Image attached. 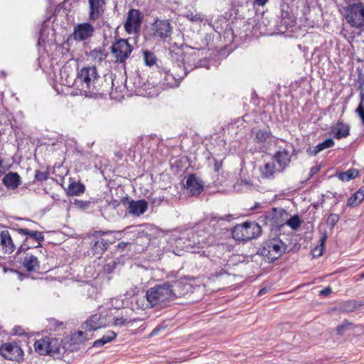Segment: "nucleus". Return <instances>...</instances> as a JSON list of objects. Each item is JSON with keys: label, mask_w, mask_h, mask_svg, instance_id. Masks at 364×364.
Segmentation results:
<instances>
[{"label": "nucleus", "mask_w": 364, "mask_h": 364, "mask_svg": "<svg viewBox=\"0 0 364 364\" xmlns=\"http://www.w3.org/2000/svg\"><path fill=\"white\" fill-rule=\"evenodd\" d=\"M183 286L181 282L175 281L171 283L165 282L160 285H156L149 288L146 293V301L150 304V308H163L178 297H181L184 293L181 291Z\"/></svg>", "instance_id": "nucleus-1"}, {"label": "nucleus", "mask_w": 364, "mask_h": 364, "mask_svg": "<svg viewBox=\"0 0 364 364\" xmlns=\"http://www.w3.org/2000/svg\"><path fill=\"white\" fill-rule=\"evenodd\" d=\"M102 81L95 66H87L78 70L75 85L85 96L94 97L104 93Z\"/></svg>", "instance_id": "nucleus-2"}, {"label": "nucleus", "mask_w": 364, "mask_h": 364, "mask_svg": "<svg viewBox=\"0 0 364 364\" xmlns=\"http://www.w3.org/2000/svg\"><path fill=\"white\" fill-rule=\"evenodd\" d=\"M171 58L174 64L181 70L178 77H184L194 68L200 66L198 63V51L193 48L187 50L171 51Z\"/></svg>", "instance_id": "nucleus-3"}, {"label": "nucleus", "mask_w": 364, "mask_h": 364, "mask_svg": "<svg viewBox=\"0 0 364 364\" xmlns=\"http://www.w3.org/2000/svg\"><path fill=\"white\" fill-rule=\"evenodd\" d=\"M13 236L20 237L23 239L18 248V255L25 250H36L41 246L44 241V235L42 232L31 230L27 228H16L13 230Z\"/></svg>", "instance_id": "nucleus-4"}, {"label": "nucleus", "mask_w": 364, "mask_h": 364, "mask_svg": "<svg viewBox=\"0 0 364 364\" xmlns=\"http://www.w3.org/2000/svg\"><path fill=\"white\" fill-rule=\"evenodd\" d=\"M36 352L40 355H49L55 358H61L65 353V348L58 338L46 336L37 340L34 343Z\"/></svg>", "instance_id": "nucleus-5"}, {"label": "nucleus", "mask_w": 364, "mask_h": 364, "mask_svg": "<svg viewBox=\"0 0 364 364\" xmlns=\"http://www.w3.org/2000/svg\"><path fill=\"white\" fill-rule=\"evenodd\" d=\"M286 245L279 238H272L263 242L257 253L267 262H272L279 259L285 252Z\"/></svg>", "instance_id": "nucleus-6"}, {"label": "nucleus", "mask_w": 364, "mask_h": 364, "mask_svg": "<svg viewBox=\"0 0 364 364\" xmlns=\"http://www.w3.org/2000/svg\"><path fill=\"white\" fill-rule=\"evenodd\" d=\"M262 233V228L255 222H245L236 225L232 230V237L238 241H247L259 237Z\"/></svg>", "instance_id": "nucleus-7"}, {"label": "nucleus", "mask_w": 364, "mask_h": 364, "mask_svg": "<svg viewBox=\"0 0 364 364\" xmlns=\"http://www.w3.org/2000/svg\"><path fill=\"white\" fill-rule=\"evenodd\" d=\"M345 18L351 27L364 29V4L358 1L349 4L344 8Z\"/></svg>", "instance_id": "nucleus-8"}, {"label": "nucleus", "mask_w": 364, "mask_h": 364, "mask_svg": "<svg viewBox=\"0 0 364 364\" xmlns=\"http://www.w3.org/2000/svg\"><path fill=\"white\" fill-rule=\"evenodd\" d=\"M109 232L95 231L90 237L92 252L94 255L100 257L112 242L107 237Z\"/></svg>", "instance_id": "nucleus-9"}, {"label": "nucleus", "mask_w": 364, "mask_h": 364, "mask_svg": "<svg viewBox=\"0 0 364 364\" xmlns=\"http://www.w3.org/2000/svg\"><path fill=\"white\" fill-rule=\"evenodd\" d=\"M110 50L115 63H123L130 56L132 47L127 40L120 38L112 45Z\"/></svg>", "instance_id": "nucleus-10"}, {"label": "nucleus", "mask_w": 364, "mask_h": 364, "mask_svg": "<svg viewBox=\"0 0 364 364\" xmlns=\"http://www.w3.org/2000/svg\"><path fill=\"white\" fill-rule=\"evenodd\" d=\"M25 250L21 255L17 252V257L19 259V262L21 266L28 272H38L40 269V261L36 255V253L40 252L38 250Z\"/></svg>", "instance_id": "nucleus-11"}, {"label": "nucleus", "mask_w": 364, "mask_h": 364, "mask_svg": "<svg viewBox=\"0 0 364 364\" xmlns=\"http://www.w3.org/2000/svg\"><path fill=\"white\" fill-rule=\"evenodd\" d=\"M143 14L138 9H131L127 14L124 23L125 31L129 33H136L139 31L142 23Z\"/></svg>", "instance_id": "nucleus-12"}, {"label": "nucleus", "mask_w": 364, "mask_h": 364, "mask_svg": "<svg viewBox=\"0 0 364 364\" xmlns=\"http://www.w3.org/2000/svg\"><path fill=\"white\" fill-rule=\"evenodd\" d=\"M0 354L7 360L21 361L23 358V350L16 343H6L0 346Z\"/></svg>", "instance_id": "nucleus-13"}, {"label": "nucleus", "mask_w": 364, "mask_h": 364, "mask_svg": "<svg viewBox=\"0 0 364 364\" xmlns=\"http://www.w3.org/2000/svg\"><path fill=\"white\" fill-rule=\"evenodd\" d=\"M152 34L154 38L166 40L172 34V27L169 20L156 18L151 23Z\"/></svg>", "instance_id": "nucleus-14"}, {"label": "nucleus", "mask_w": 364, "mask_h": 364, "mask_svg": "<svg viewBox=\"0 0 364 364\" xmlns=\"http://www.w3.org/2000/svg\"><path fill=\"white\" fill-rule=\"evenodd\" d=\"M95 31V27L90 23H81L74 26L72 37L75 41H85L92 38Z\"/></svg>", "instance_id": "nucleus-15"}, {"label": "nucleus", "mask_w": 364, "mask_h": 364, "mask_svg": "<svg viewBox=\"0 0 364 364\" xmlns=\"http://www.w3.org/2000/svg\"><path fill=\"white\" fill-rule=\"evenodd\" d=\"M287 215L285 210L273 208L272 211L267 212L261 218H264L265 223L272 228H279L284 225V215Z\"/></svg>", "instance_id": "nucleus-16"}, {"label": "nucleus", "mask_w": 364, "mask_h": 364, "mask_svg": "<svg viewBox=\"0 0 364 364\" xmlns=\"http://www.w3.org/2000/svg\"><path fill=\"white\" fill-rule=\"evenodd\" d=\"M107 325V317L102 314H94L90 316L82 325L85 331H96Z\"/></svg>", "instance_id": "nucleus-17"}, {"label": "nucleus", "mask_w": 364, "mask_h": 364, "mask_svg": "<svg viewBox=\"0 0 364 364\" xmlns=\"http://www.w3.org/2000/svg\"><path fill=\"white\" fill-rule=\"evenodd\" d=\"M184 187L192 196H198L203 190L202 181L196 178L194 174H189L187 176Z\"/></svg>", "instance_id": "nucleus-18"}, {"label": "nucleus", "mask_w": 364, "mask_h": 364, "mask_svg": "<svg viewBox=\"0 0 364 364\" xmlns=\"http://www.w3.org/2000/svg\"><path fill=\"white\" fill-rule=\"evenodd\" d=\"M278 166V171L282 172L290 164L291 156L286 149L278 150L273 156Z\"/></svg>", "instance_id": "nucleus-19"}, {"label": "nucleus", "mask_w": 364, "mask_h": 364, "mask_svg": "<svg viewBox=\"0 0 364 364\" xmlns=\"http://www.w3.org/2000/svg\"><path fill=\"white\" fill-rule=\"evenodd\" d=\"M180 73L181 70L173 63L172 69H169L165 71L164 83L171 87H177L179 85L181 80L183 78L178 77V75Z\"/></svg>", "instance_id": "nucleus-20"}, {"label": "nucleus", "mask_w": 364, "mask_h": 364, "mask_svg": "<svg viewBox=\"0 0 364 364\" xmlns=\"http://www.w3.org/2000/svg\"><path fill=\"white\" fill-rule=\"evenodd\" d=\"M90 6L89 18L90 20L98 19L104 12L105 0H88Z\"/></svg>", "instance_id": "nucleus-21"}, {"label": "nucleus", "mask_w": 364, "mask_h": 364, "mask_svg": "<svg viewBox=\"0 0 364 364\" xmlns=\"http://www.w3.org/2000/svg\"><path fill=\"white\" fill-rule=\"evenodd\" d=\"M0 247L4 253L10 254L15 250L16 246L8 230H3L0 232Z\"/></svg>", "instance_id": "nucleus-22"}, {"label": "nucleus", "mask_w": 364, "mask_h": 364, "mask_svg": "<svg viewBox=\"0 0 364 364\" xmlns=\"http://www.w3.org/2000/svg\"><path fill=\"white\" fill-rule=\"evenodd\" d=\"M148 208V203L144 200H131L127 208L129 213L139 216L144 213Z\"/></svg>", "instance_id": "nucleus-23"}, {"label": "nucleus", "mask_w": 364, "mask_h": 364, "mask_svg": "<svg viewBox=\"0 0 364 364\" xmlns=\"http://www.w3.org/2000/svg\"><path fill=\"white\" fill-rule=\"evenodd\" d=\"M4 185L8 188L14 190L21 183V177L16 172H9L6 173L3 179Z\"/></svg>", "instance_id": "nucleus-24"}, {"label": "nucleus", "mask_w": 364, "mask_h": 364, "mask_svg": "<svg viewBox=\"0 0 364 364\" xmlns=\"http://www.w3.org/2000/svg\"><path fill=\"white\" fill-rule=\"evenodd\" d=\"M132 310L123 309L122 311L121 316H117L114 318V325L119 326H124L139 320L135 317H132Z\"/></svg>", "instance_id": "nucleus-25"}, {"label": "nucleus", "mask_w": 364, "mask_h": 364, "mask_svg": "<svg viewBox=\"0 0 364 364\" xmlns=\"http://www.w3.org/2000/svg\"><path fill=\"white\" fill-rule=\"evenodd\" d=\"M350 127L343 122H338L332 129L336 139H341L349 135Z\"/></svg>", "instance_id": "nucleus-26"}, {"label": "nucleus", "mask_w": 364, "mask_h": 364, "mask_svg": "<svg viewBox=\"0 0 364 364\" xmlns=\"http://www.w3.org/2000/svg\"><path fill=\"white\" fill-rule=\"evenodd\" d=\"M364 200V189L360 188L348 200L347 206L354 208L358 206Z\"/></svg>", "instance_id": "nucleus-27"}, {"label": "nucleus", "mask_w": 364, "mask_h": 364, "mask_svg": "<svg viewBox=\"0 0 364 364\" xmlns=\"http://www.w3.org/2000/svg\"><path fill=\"white\" fill-rule=\"evenodd\" d=\"M107 53L105 48H97L92 50L88 56L95 63H100L107 58Z\"/></svg>", "instance_id": "nucleus-28"}, {"label": "nucleus", "mask_w": 364, "mask_h": 364, "mask_svg": "<svg viewBox=\"0 0 364 364\" xmlns=\"http://www.w3.org/2000/svg\"><path fill=\"white\" fill-rule=\"evenodd\" d=\"M185 239V237L181 238L178 242V245H181V240ZM200 243V240L198 237V235L193 232H191L188 234L187 237L186 238V242H184L185 245L184 248L188 249L190 247H193L197 245Z\"/></svg>", "instance_id": "nucleus-29"}, {"label": "nucleus", "mask_w": 364, "mask_h": 364, "mask_svg": "<svg viewBox=\"0 0 364 364\" xmlns=\"http://www.w3.org/2000/svg\"><path fill=\"white\" fill-rule=\"evenodd\" d=\"M276 168L274 162L265 163L263 167L260 168V173L262 178H273Z\"/></svg>", "instance_id": "nucleus-30"}, {"label": "nucleus", "mask_w": 364, "mask_h": 364, "mask_svg": "<svg viewBox=\"0 0 364 364\" xmlns=\"http://www.w3.org/2000/svg\"><path fill=\"white\" fill-rule=\"evenodd\" d=\"M85 186L81 183L72 182L67 188V193L70 196H79L85 192Z\"/></svg>", "instance_id": "nucleus-31"}, {"label": "nucleus", "mask_w": 364, "mask_h": 364, "mask_svg": "<svg viewBox=\"0 0 364 364\" xmlns=\"http://www.w3.org/2000/svg\"><path fill=\"white\" fill-rule=\"evenodd\" d=\"M360 306L355 301L349 300L346 301L339 304V311L344 313H350L356 309H358Z\"/></svg>", "instance_id": "nucleus-32"}, {"label": "nucleus", "mask_w": 364, "mask_h": 364, "mask_svg": "<svg viewBox=\"0 0 364 364\" xmlns=\"http://www.w3.org/2000/svg\"><path fill=\"white\" fill-rule=\"evenodd\" d=\"M116 336L117 334L114 331H109L101 338L96 340L92 346L95 348L103 346L105 344L112 341L116 338Z\"/></svg>", "instance_id": "nucleus-33"}, {"label": "nucleus", "mask_w": 364, "mask_h": 364, "mask_svg": "<svg viewBox=\"0 0 364 364\" xmlns=\"http://www.w3.org/2000/svg\"><path fill=\"white\" fill-rule=\"evenodd\" d=\"M334 145V141L331 139V138H328L327 139H326L325 141H323V142L321 143H319L318 144H317L312 151H310V154L311 155H313V156H315L316 155L318 152L326 149H328V148H331Z\"/></svg>", "instance_id": "nucleus-34"}, {"label": "nucleus", "mask_w": 364, "mask_h": 364, "mask_svg": "<svg viewBox=\"0 0 364 364\" xmlns=\"http://www.w3.org/2000/svg\"><path fill=\"white\" fill-rule=\"evenodd\" d=\"M82 290H83L84 294L88 298H91L95 300L97 299L99 291H98V289L97 287H95L90 284H85L82 287Z\"/></svg>", "instance_id": "nucleus-35"}, {"label": "nucleus", "mask_w": 364, "mask_h": 364, "mask_svg": "<svg viewBox=\"0 0 364 364\" xmlns=\"http://www.w3.org/2000/svg\"><path fill=\"white\" fill-rule=\"evenodd\" d=\"M358 171L354 168H350L347 171L340 173L338 175L339 179L343 181H348L355 178L358 176Z\"/></svg>", "instance_id": "nucleus-36"}, {"label": "nucleus", "mask_w": 364, "mask_h": 364, "mask_svg": "<svg viewBox=\"0 0 364 364\" xmlns=\"http://www.w3.org/2000/svg\"><path fill=\"white\" fill-rule=\"evenodd\" d=\"M132 306H136L138 309H146L150 308V304L146 301V296L134 298V301H132Z\"/></svg>", "instance_id": "nucleus-37"}, {"label": "nucleus", "mask_w": 364, "mask_h": 364, "mask_svg": "<svg viewBox=\"0 0 364 364\" xmlns=\"http://www.w3.org/2000/svg\"><path fill=\"white\" fill-rule=\"evenodd\" d=\"M326 240H327V233H326V232H324L320 238V245L316 247L312 251V254L314 257H319V256L322 255L323 252L324 243L326 241Z\"/></svg>", "instance_id": "nucleus-38"}, {"label": "nucleus", "mask_w": 364, "mask_h": 364, "mask_svg": "<svg viewBox=\"0 0 364 364\" xmlns=\"http://www.w3.org/2000/svg\"><path fill=\"white\" fill-rule=\"evenodd\" d=\"M301 224V220L299 215H296L291 217L289 220H284V225H287L293 230H297Z\"/></svg>", "instance_id": "nucleus-39"}, {"label": "nucleus", "mask_w": 364, "mask_h": 364, "mask_svg": "<svg viewBox=\"0 0 364 364\" xmlns=\"http://www.w3.org/2000/svg\"><path fill=\"white\" fill-rule=\"evenodd\" d=\"M272 136L270 132L259 129L256 132L255 138L258 143H264Z\"/></svg>", "instance_id": "nucleus-40"}, {"label": "nucleus", "mask_w": 364, "mask_h": 364, "mask_svg": "<svg viewBox=\"0 0 364 364\" xmlns=\"http://www.w3.org/2000/svg\"><path fill=\"white\" fill-rule=\"evenodd\" d=\"M186 17L193 23H200L204 20V15L201 14L200 13H194L191 11L187 12Z\"/></svg>", "instance_id": "nucleus-41"}, {"label": "nucleus", "mask_w": 364, "mask_h": 364, "mask_svg": "<svg viewBox=\"0 0 364 364\" xmlns=\"http://www.w3.org/2000/svg\"><path fill=\"white\" fill-rule=\"evenodd\" d=\"M87 340V335L82 331H79L71 336V341L76 343H82Z\"/></svg>", "instance_id": "nucleus-42"}, {"label": "nucleus", "mask_w": 364, "mask_h": 364, "mask_svg": "<svg viewBox=\"0 0 364 364\" xmlns=\"http://www.w3.org/2000/svg\"><path fill=\"white\" fill-rule=\"evenodd\" d=\"M144 59L145 61L146 65L149 66H151L155 64L156 63V58L153 53L149 51H144Z\"/></svg>", "instance_id": "nucleus-43"}, {"label": "nucleus", "mask_w": 364, "mask_h": 364, "mask_svg": "<svg viewBox=\"0 0 364 364\" xmlns=\"http://www.w3.org/2000/svg\"><path fill=\"white\" fill-rule=\"evenodd\" d=\"M360 85H359V90H360V104L358 106H361L362 108L364 109V74L362 75H360Z\"/></svg>", "instance_id": "nucleus-44"}, {"label": "nucleus", "mask_w": 364, "mask_h": 364, "mask_svg": "<svg viewBox=\"0 0 364 364\" xmlns=\"http://www.w3.org/2000/svg\"><path fill=\"white\" fill-rule=\"evenodd\" d=\"M339 220V215L336 213H331L327 218L326 224L327 225L330 226L331 228H333Z\"/></svg>", "instance_id": "nucleus-45"}, {"label": "nucleus", "mask_w": 364, "mask_h": 364, "mask_svg": "<svg viewBox=\"0 0 364 364\" xmlns=\"http://www.w3.org/2000/svg\"><path fill=\"white\" fill-rule=\"evenodd\" d=\"M353 325L352 323H350L347 321H345L343 323H341V325L338 326L337 327V333L339 335V336H343L344 334V333L348 330L349 329V328Z\"/></svg>", "instance_id": "nucleus-46"}, {"label": "nucleus", "mask_w": 364, "mask_h": 364, "mask_svg": "<svg viewBox=\"0 0 364 364\" xmlns=\"http://www.w3.org/2000/svg\"><path fill=\"white\" fill-rule=\"evenodd\" d=\"M48 323L50 328L54 330L62 329L64 328V324L62 321H59L53 318L48 319Z\"/></svg>", "instance_id": "nucleus-47"}, {"label": "nucleus", "mask_w": 364, "mask_h": 364, "mask_svg": "<svg viewBox=\"0 0 364 364\" xmlns=\"http://www.w3.org/2000/svg\"><path fill=\"white\" fill-rule=\"evenodd\" d=\"M48 178V173L47 171H36L35 179L38 181H46Z\"/></svg>", "instance_id": "nucleus-48"}, {"label": "nucleus", "mask_w": 364, "mask_h": 364, "mask_svg": "<svg viewBox=\"0 0 364 364\" xmlns=\"http://www.w3.org/2000/svg\"><path fill=\"white\" fill-rule=\"evenodd\" d=\"M230 215H226L224 217L213 216L210 219V223L214 225L216 223H218L220 220H230Z\"/></svg>", "instance_id": "nucleus-49"}, {"label": "nucleus", "mask_w": 364, "mask_h": 364, "mask_svg": "<svg viewBox=\"0 0 364 364\" xmlns=\"http://www.w3.org/2000/svg\"><path fill=\"white\" fill-rule=\"evenodd\" d=\"M117 262L115 261H112L104 266V270L107 273H111L116 267Z\"/></svg>", "instance_id": "nucleus-50"}, {"label": "nucleus", "mask_w": 364, "mask_h": 364, "mask_svg": "<svg viewBox=\"0 0 364 364\" xmlns=\"http://www.w3.org/2000/svg\"><path fill=\"white\" fill-rule=\"evenodd\" d=\"M75 204L79 208H80L82 210H85V209H87L90 206V201L77 200H76Z\"/></svg>", "instance_id": "nucleus-51"}, {"label": "nucleus", "mask_w": 364, "mask_h": 364, "mask_svg": "<svg viewBox=\"0 0 364 364\" xmlns=\"http://www.w3.org/2000/svg\"><path fill=\"white\" fill-rule=\"evenodd\" d=\"M166 326L163 325L157 326L150 333V336H154L157 335L161 331L165 330Z\"/></svg>", "instance_id": "nucleus-52"}, {"label": "nucleus", "mask_w": 364, "mask_h": 364, "mask_svg": "<svg viewBox=\"0 0 364 364\" xmlns=\"http://www.w3.org/2000/svg\"><path fill=\"white\" fill-rule=\"evenodd\" d=\"M355 112L358 114L364 125V109L361 106H358Z\"/></svg>", "instance_id": "nucleus-53"}, {"label": "nucleus", "mask_w": 364, "mask_h": 364, "mask_svg": "<svg viewBox=\"0 0 364 364\" xmlns=\"http://www.w3.org/2000/svg\"><path fill=\"white\" fill-rule=\"evenodd\" d=\"M320 169H321L320 166H315L311 167V168L310 169V171H309V178H311L313 176L316 174L320 171Z\"/></svg>", "instance_id": "nucleus-54"}, {"label": "nucleus", "mask_w": 364, "mask_h": 364, "mask_svg": "<svg viewBox=\"0 0 364 364\" xmlns=\"http://www.w3.org/2000/svg\"><path fill=\"white\" fill-rule=\"evenodd\" d=\"M290 14L288 11H284L283 9L282 11V21H284V24H288L289 21H286V18H291V17L289 16Z\"/></svg>", "instance_id": "nucleus-55"}, {"label": "nucleus", "mask_w": 364, "mask_h": 364, "mask_svg": "<svg viewBox=\"0 0 364 364\" xmlns=\"http://www.w3.org/2000/svg\"><path fill=\"white\" fill-rule=\"evenodd\" d=\"M331 292H332L331 288L328 287H326L325 289L320 291V295L326 296L329 295Z\"/></svg>", "instance_id": "nucleus-56"}, {"label": "nucleus", "mask_w": 364, "mask_h": 364, "mask_svg": "<svg viewBox=\"0 0 364 364\" xmlns=\"http://www.w3.org/2000/svg\"><path fill=\"white\" fill-rule=\"evenodd\" d=\"M214 161V170L215 171H218L222 167V161H218L215 159H213Z\"/></svg>", "instance_id": "nucleus-57"}, {"label": "nucleus", "mask_w": 364, "mask_h": 364, "mask_svg": "<svg viewBox=\"0 0 364 364\" xmlns=\"http://www.w3.org/2000/svg\"><path fill=\"white\" fill-rule=\"evenodd\" d=\"M269 0H254L253 3L259 6H264Z\"/></svg>", "instance_id": "nucleus-58"}, {"label": "nucleus", "mask_w": 364, "mask_h": 364, "mask_svg": "<svg viewBox=\"0 0 364 364\" xmlns=\"http://www.w3.org/2000/svg\"><path fill=\"white\" fill-rule=\"evenodd\" d=\"M129 244V242H121L117 245V247L119 249L124 250Z\"/></svg>", "instance_id": "nucleus-59"}, {"label": "nucleus", "mask_w": 364, "mask_h": 364, "mask_svg": "<svg viewBox=\"0 0 364 364\" xmlns=\"http://www.w3.org/2000/svg\"><path fill=\"white\" fill-rule=\"evenodd\" d=\"M14 333L17 335H21L23 333L21 332V329L20 327H15L14 328Z\"/></svg>", "instance_id": "nucleus-60"}, {"label": "nucleus", "mask_w": 364, "mask_h": 364, "mask_svg": "<svg viewBox=\"0 0 364 364\" xmlns=\"http://www.w3.org/2000/svg\"><path fill=\"white\" fill-rule=\"evenodd\" d=\"M225 274H227V272L224 269H221L219 272H215V277H218Z\"/></svg>", "instance_id": "nucleus-61"}, {"label": "nucleus", "mask_w": 364, "mask_h": 364, "mask_svg": "<svg viewBox=\"0 0 364 364\" xmlns=\"http://www.w3.org/2000/svg\"><path fill=\"white\" fill-rule=\"evenodd\" d=\"M265 291H266L265 289H262V290L259 291V294H262Z\"/></svg>", "instance_id": "nucleus-62"}, {"label": "nucleus", "mask_w": 364, "mask_h": 364, "mask_svg": "<svg viewBox=\"0 0 364 364\" xmlns=\"http://www.w3.org/2000/svg\"><path fill=\"white\" fill-rule=\"evenodd\" d=\"M132 228V227H129L124 229V231H127L129 229Z\"/></svg>", "instance_id": "nucleus-63"}, {"label": "nucleus", "mask_w": 364, "mask_h": 364, "mask_svg": "<svg viewBox=\"0 0 364 364\" xmlns=\"http://www.w3.org/2000/svg\"><path fill=\"white\" fill-rule=\"evenodd\" d=\"M361 278H364V272L361 274Z\"/></svg>", "instance_id": "nucleus-64"}]
</instances>
